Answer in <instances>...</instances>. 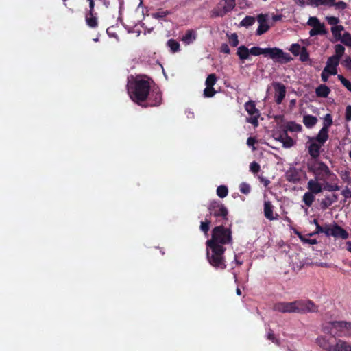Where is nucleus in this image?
I'll return each mask as SVG.
<instances>
[{
	"instance_id": "nucleus-1",
	"label": "nucleus",
	"mask_w": 351,
	"mask_h": 351,
	"mask_svg": "<svg viewBox=\"0 0 351 351\" xmlns=\"http://www.w3.org/2000/svg\"><path fill=\"white\" fill-rule=\"evenodd\" d=\"M150 88L149 80L136 77L128 85V91L131 99L141 106L145 102Z\"/></svg>"
},
{
	"instance_id": "nucleus-2",
	"label": "nucleus",
	"mask_w": 351,
	"mask_h": 351,
	"mask_svg": "<svg viewBox=\"0 0 351 351\" xmlns=\"http://www.w3.org/2000/svg\"><path fill=\"white\" fill-rule=\"evenodd\" d=\"M250 53L252 56H260L261 54L269 56L275 62L280 64H286L290 62L293 58L288 53H285L282 49L278 47L261 48L260 47H252L250 49Z\"/></svg>"
},
{
	"instance_id": "nucleus-3",
	"label": "nucleus",
	"mask_w": 351,
	"mask_h": 351,
	"mask_svg": "<svg viewBox=\"0 0 351 351\" xmlns=\"http://www.w3.org/2000/svg\"><path fill=\"white\" fill-rule=\"evenodd\" d=\"M232 223L228 227L219 225L214 227L211 232V237L206 241L210 245H222L232 244Z\"/></svg>"
},
{
	"instance_id": "nucleus-4",
	"label": "nucleus",
	"mask_w": 351,
	"mask_h": 351,
	"mask_svg": "<svg viewBox=\"0 0 351 351\" xmlns=\"http://www.w3.org/2000/svg\"><path fill=\"white\" fill-rule=\"evenodd\" d=\"M206 258L208 263L217 269H225L226 268L224 253L226 248L222 245H210L206 242Z\"/></svg>"
},
{
	"instance_id": "nucleus-5",
	"label": "nucleus",
	"mask_w": 351,
	"mask_h": 351,
	"mask_svg": "<svg viewBox=\"0 0 351 351\" xmlns=\"http://www.w3.org/2000/svg\"><path fill=\"white\" fill-rule=\"evenodd\" d=\"M307 169L308 172L315 176V178L319 179L320 181H325L331 177L336 178V175L329 169V167L322 161L318 159L311 160L307 162Z\"/></svg>"
},
{
	"instance_id": "nucleus-6",
	"label": "nucleus",
	"mask_w": 351,
	"mask_h": 351,
	"mask_svg": "<svg viewBox=\"0 0 351 351\" xmlns=\"http://www.w3.org/2000/svg\"><path fill=\"white\" fill-rule=\"evenodd\" d=\"M333 337H351V322L347 321H332L325 328Z\"/></svg>"
},
{
	"instance_id": "nucleus-7",
	"label": "nucleus",
	"mask_w": 351,
	"mask_h": 351,
	"mask_svg": "<svg viewBox=\"0 0 351 351\" xmlns=\"http://www.w3.org/2000/svg\"><path fill=\"white\" fill-rule=\"evenodd\" d=\"M322 233L328 237L332 236L342 239H347L349 237V233L335 222L331 224L325 223L323 226Z\"/></svg>"
},
{
	"instance_id": "nucleus-8",
	"label": "nucleus",
	"mask_w": 351,
	"mask_h": 351,
	"mask_svg": "<svg viewBox=\"0 0 351 351\" xmlns=\"http://www.w3.org/2000/svg\"><path fill=\"white\" fill-rule=\"evenodd\" d=\"M209 217L211 215L215 217H221L223 221L228 220V210L220 201H212L208 206Z\"/></svg>"
},
{
	"instance_id": "nucleus-9",
	"label": "nucleus",
	"mask_w": 351,
	"mask_h": 351,
	"mask_svg": "<svg viewBox=\"0 0 351 351\" xmlns=\"http://www.w3.org/2000/svg\"><path fill=\"white\" fill-rule=\"evenodd\" d=\"M162 102V94L160 88L153 87L150 88L149 95L144 104L141 106L143 108L156 107L161 105Z\"/></svg>"
},
{
	"instance_id": "nucleus-10",
	"label": "nucleus",
	"mask_w": 351,
	"mask_h": 351,
	"mask_svg": "<svg viewBox=\"0 0 351 351\" xmlns=\"http://www.w3.org/2000/svg\"><path fill=\"white\" fill-rule=\"evenodd\" d=\"M295 313H306L318 311V306L311 300H295Z\"/></svg>"
},
{
	"instance_id": "nucleus-11",
	"label": "nucleus",
	"mask_w": 351,
	"mask_h": 351,
	"mask_svg": "<svg viewBox=\"0 0 351 351\" xmlns=\"http://www.w3.org/2000/svg\"><path fill=\"white\" fill-rule=\"evenodd\" d=\"M235 0H221L215 10V15L223 16L232 11L235 7Z\"/></svg>"
},
{
	"instance_id": "nucleus-12",
	"label": "nucleus",
	"mask_w": 351,
	"mask_h": 351,
	"mask_svg": "<svg viewBox=\"0 0 351 351\" xmlns=\"http://www.w3.org/2000/svg\"><path fill=\"white\" fill-rule=\"evenodd\" d=\"M326 351H351V343L343 340L341 339H337L335 343L332 344L328 342L325 346Z\"/></svg>"
},
{
	"instance_id": "nucleus-13",
	"label": "nucleus",
	"mask_w": 351,
	"mask_h": 351,
	"mask_svg": "<svg viewBox=\"0 0 351 351\" xmlns=\"http://www.w3.org/2000/svg\"><path fill=\"white\" fill-rule=\"evenodd\" d=\"M273 309L282 313H295V301L276 302L274 304Z\"/></svg>"
},
{
	"instance_id": "nucleus-14",
	"label": "nucleus",
	"mask_w": 351,
	"mask_h": 351,
	"mask_svg": "<svg viewBox=\"0 0 351 351\" xmlns=\"http://www.w3.org/2000/svg\"><path fill=\"white\" fill-rule=\"evenodd\" d=\"M268 15L266 14H260L257 16V21L258 22V27L256 29V34L261 36L269 29V25L267 23Z\"/></svg>"
},
{
	"instance_id": "nucleus-15",
	"label": "nucleus",
	"mask_w": 351,
	"mask_h": 351,
	"mask_svg": "<svg viewBox=\"0 0 351 351\" xmlns=\"http://www.w3.org/2000/svg\"><path fill=\"white\" fill-rule=\"evenodd\" d=\"M273 86L275 90V101L277 104H280L286 95V87L280 82H274Z\"/></svg>"
},
{
	"instance_id": "nucleus-16",
	"label": "nucleus",
	"mask_w": 351,
	"mask_h": 351,
	"mask_svg": "<svg viewBox=\"0 0 351 351\" xmlns=\"http://www.w3.org/2000/svg\"><path fill=\"white\" fill-rule=\"evenodd\" d=\"M285 176L287 181L293 184L299 182L301 180L300 171L295 167L288 169Z\"/></svg>"
},
{
	"instance_id": "nucleus-17",
	"label": "nucleus",
	"mask_w": 351,
	"mask_h": 351,
	"mask_svg": "<svg viewBox=\"0 0 351 351\" xmlns=\"http://www.w3.org/2000/svg\"><path fill=\"white\" fill-rule=\"evenodd\" d=\"M309 145L308 147V152L311 157V160L318 159L320 154V149L323 145L319 144L315 141L309 140Z\"/></svg>"
},
{
	"instance_id": "nucleus-18",
	"label": "nucleus",
	"mask_w": 351,
	"mask_h": 351,
	"mask_svg": "<svg viewBox=\"0 0 351 351\" xmlns=\"http://www.w3.org/2000/svg\"><path fill=\"white\" fill-rule=\"evenodd\" d=\"M319 179H311L307 183L308 191L317 195L323 191L322 184L319 182Z\"/></svg>"
},
{
	"instance_id": "nucleus-19",
	"label": "nucleus",
	"mask_w": 351,
	"mask_h": 351,
	"mask_svg": "<svg viewBox=\"0 0 351 351\" xmlns=\"http://www.w3.org/2000/svg\"><path fill=\"white\" fill-rule=\"evenodd\" d=\"M263 211L265 218L269 219V221H273L278 219V215L276 214V215L274 216V206L272 205L270 201H265L264 202Z\"/></svg>"
},
{
	"instance_id": "nucleus-20",
	"label": "nucleus",
	"mask_w": 351,
	"mask_h": 351,
	"mask_svg": "<svg viewBox=\"0 0 351 351\" xmlns=\"http://www.w3.org/2000/svg\"><path fill=\"white\" fill-rule=\"evenodd\" d=\"M85 21L86 25L92 29H95L99 26L98 18L97 13H86Z\"/></svg>"
},
{
	"instance_id": "nucleus-21",
	"label": "nucleus",
	"mask_w": 351,
	"mask_h": 351,
	"mask_svg": "<svg viewBox=\"0 0 351 351\" xmlns=\"http://www.w3.org/2000/svg\"><path fill=\"white\" fill-rule=\"evenodd\" d=\"M328 129L322 128L315 137L310 138V141H315L321 145H324L328 139Z\"/></svg>"
},
{
	"instance_id": "nucleus-22",
	"label": "nucleus",
	"mask_w": 351,
	"mask_h": 351,
	"mask_svg": "<svg viewBox=\"0 0 351 351\" xmlns=\"http://www.w3.org/2000/svg\"><path fill=\"white\" fill-rule=\"evenodd\" d=\"M279 141L282 142L283 146L287 148L291 147L295 144L293 139L287 134L286 131H283L282 133L280 134Z\"/></svg>"
},
{
	"instance_id": "nucleus-23",
	"label": "nucleus",
	"mask_w": 351,
	"mask_h": 351,
	"mask_svg": "<svg viewBox=\"0 0 351 351\" xmlns=\"http://www.w3.org/2000/svg\"><path fill=\"white\" fill-rule=\"evenodd\" d=\"M340 59L338 57H335L334 56L329 57L326 62V66L328 69L330 67H332V71L330 72V75H335L337 73V66L339 63Z\"/></svg>"
},
{
	"instance_id": "nucleus-24",
	"label": "nucleus",
	"mask_w": 351,
	"mask_h": 351,
	"mask_svg": "<svg viewBox=\"0 0 351 351\" xmlns=\"http://www.w3.org/2000/svg\"><path fill=\"white\" fill-rule=\"evenodd\" d=\"M237 55L242 61L247 60L250 55V49L245 45H241L237 48Z\"/></svg>"
},
{
	"instance_id": "nucleus-25",
	"label": "nucleus",
	"mask_w": 351,
	"mask_h": 351,
	"mask_svg": "<svg viewBox=\"0 0 351 351\" xmlns=\"http://www.w3.org/2000/svg\"><path fill=\"white\" fill-rule=\"evenodd\" d=\"M326 34L327 30L324 23L313 27L309 32L310 36L311 37L317 35H325Z\"/></svg>"
},
{
	"instance_id": "nucleus-26",
	"label": "nucleus",
	"mask_w": 351,
	"mask_h": 351,
	"mask_svg": "<svg viewBox=\"0 0 351 351\" xmlns=\"http://www.w3.org/2000/svg\"><path fill=\"white\" fill-rule=\"evenodd\" d=\"M282 127L284 128L283 131H286V132H287V131L299 132L302 130V125L294 121H289Z\"/></svg>"
},
{
	"instance_id": "nucleus-27",
	"label": "nucleus",
	"mask_w": 351,
	"mask_h": 351,
	"mask_svg": "<svg viewBox=\"0 0 351 351\" xmlns=\"http://www.w3.org/2000/svg\"><path fill=\"white\" fill-rule=\"evenodd\" d=\"M330 93V89L325 84L318 86L315 89L316 95L319 97L326 98Z\"/></svg>"
},
{
	"instance_id": "nucleus-28",
	"label": "nucleus",
	"mask_w": 351,
	"mask_h": 351,
	"mask_svg": "<svg viewBox=\"0 0 351 351\" xmlns=\"http://www.w3.org/2000/svg\"><path fill=\"white\" fill-rule=\"evenodd\" d=\"M317 122V119L315 116L308 114V115H304L303 117V123H304V125L308 128H313L314 125H315Z\"/></svg>"
},
{
	"instance_id": "nucleus-29",
	"label": "nucleus",
	"mask_w": 351,
	"mask_h": 351,
	"mask_svg": "<svg viewBox=\"0 0 351 351\" xmlns=\"http://www.w3.org/2000/svg\"><path fill=\"white\" fill-rule=\"evenodd\" d=\"M245 109L251 116L254 114H259L258 110L256 108V105L254 101H249L245 104Z\"/></svg>"
},
{
	"instance_id": "nucleus-30",
	"label": "nucleus",
	"mask_w": 351,
	"mask_h": 351,
	"mask_svg": "<svg viewBox=\"0 0 351 351\" xmlns=\"http://www.w3.org/2000/svg\"><path fill=\"white\" fill-rule=\"evenodd\" d=\"M333 197L334 199H332L330 196H326L324 199H323L320 203L321 208L326 210V208H329L337 199L336 195H333Z\"/></svg>"
},
{
	"instance_id": "nucleus-31",
	"label": "nucleus",
	"mask_w": 351,
	"mask_h": 351,
	"mask_svg": "<svg viewBox=\"0 0 351 351\" xmlns=\"http://www.w3.org/2000/svg\"><path fill=\"white\" fill-rule=\"evenodd\" d=\"M315 194L309 191H307L304 194L302 197V201L306 206L311 207L312 206L313 202L315 199Z\"/></svg>"
},
{
	"instance_id": "nucleus-32",
	"label": "nucleus",
	"mask_w": 351,
	"mask_h": 351,
	"mask_svg": "<svg viewBox=\"0 0 351 351\" xmlns=\"http://www.w3.org/2000/svg\"><path fill=\"white\" fill-rule=\"evenodd\" d=\"M195 33L193 29L187 30L185 34L183 36L182 40L185 44H190L194 40H195Z\"/></svg>"
},
{
	"instance_id": "nucleus-33",
	"label": "nucleus",
	"mask_w": 351,
	"mask_h": 351,
	"mask_svg": "<svg viewBox=\"0 0 351 351\" xmlns=\"http://www.w3.org/2000/svg\"><path fill=\"white\" fill-rule=\"evenodd\" d=\"M211 223L210 217L208 215L206 216L205 221L200 223L199 229L204 233L206 236H208V232L210 230V225Z\"/></svg>"
},
{
	"instance_id": "nucleus-34",
	"label": "nucleus",
	"mask_w": 351,
	"mask_h": 351,
	"mask_svg": "<svg viewBox=\"0 0 351 351\" xmlns=\"http://www.w3.org/2000/svg\"><path fill=\"white\" fill-rule=\"evenodd\" d=\"M344 30V27L342 25L333 26L331 28V32L337 40H339L341 38V32Z\"/></svg>"
},
{
	"instance_id": "nucleus-35",
	"label": "nucleus",
	"mask_w": 351,
	"mask_h": 351,
	"mask_svg": "<svg viewBox=\"0 0 351 351\" xmlns=\"http://www.w3.org/2000/svg\"><path fill=\"white\" fill-rule=\"evenodd\" d=\"M167 45L170 48L172 53H176L180 51V43L175 39H169L167 43Z\"/></svg>"
},
{
	"instance_id": "nucleus-36",
	"label": "nucleus",
	"mask_w": 351,
	"mask_h": 351,
	"mask_svg": "<svg viewBox=\"0 0 351 351\" xmlns=\"http://www.w3.org/2000/svg\"><path fill=\"white\" fill-rule=\"evenodd\" d=\"M255 23V18L251 16H246L240 23V25L245 27L252 26Z\"/></svg>"
},
{
	"instance_id": "nucleus-37",
	"label": "nucleus",
	"mask_w": 351,
	"mask_h": 351,
	"mask_svg": "<svg viewBox=\"0 0 351 351\" xmlns=\"http://www.w3.org/2000/svg\"><path fill=\"white\" fill-rule=\"evenodd\" d=\"M228 187L225 185H221L217 189V195L220 198H224L228 195Z\"/></svg>"
},
{
	"instance_id": "nucleus-38",
	"label": "nucleus",
	"mask_w": 351,
	"mask_h": 351,
	"mask_svg": "<svg viewBox=\"0 0 351 351\" xmlns=\"http://www.w3.org/2000/svg\"><path fill=\"white\" fill-rule=\"evenodd\" d=\"M217 76L215 73L210 74L207 76L205 82L206 86H213L217 82Z\"/></svg>"
},
{
	"instance_id": "nucleus-39",
	"label": "nucleus",
	"mask_w": 351,
	"mask_h": 351,
	"mask_svg": "<svg viewBox=\"0 0 351 351\" xmlns=\"http://www.w3.org/2000/svg\"><path fill=\"white\" fill-rule=\"evenodd\" d=\"M332 125V118L330 114H326L324 118V123L322 128L329 130V128Z\"/></svg>"
},
{
	"instance_id": "nucleus-40",
	"label": "nucleus",
	"mask_w": 351,
	"mask_h": 351,
	"mask_svg": "<svg viewBox=\"0 0 351 351\" xmlns=\"http://www.w3.org/2000/svg\"><path fill=\"white\" fill-rule=\"evenodd\" d=\"M335 54L334 56L338 57V58L341 59L344 53L345 47L341 44H337L335 46Z\"/></svg>"
},
{
	"instance_id": "nucleus-41",
	"label": "nucleus",
	"mask_w": 351,
	"mask_h": 351,
	"mask_svg": "<svg viewBox=\"0 0 351 351\" xmlns=\"http://www.w3.org/2000/svg\"><path fill=\"white\" fill-rule=\"evenodd\" d=\"M339 40L345 45L351 47V34L349 32H345Z\"/></svg>"
},
{
	"instance_id": "nucleus-42",
	"label": "nucleus",
	"mask_w": 351,
	"mask_h": 351,
	"mask_svg": "<svg viewBox=\"0 0 351 351\" xmlns=\"http://www.w3.org/2000/svg\"><path fill=\"white\" fill-rule=\"evenodd\" d=\"M170 12L167 10H159L157 12L152 13V16L154 19H163L168 14H169Z\"/></svg>"
},
{
	"instance_id": "nucleus-43",
	"label": "nucleus",
	"mask_w": 351,
	"mask_h": 351,
	"mask_svg": "<svg viewBox=\"0 0 351 351\" xmlns=\"http://www.w3.org/2000/svg\"><path fill=\"white\" fill-rule=\"evenodd\" d=\"M337 78L349 91H351V82L348 80L342 75H338Z\"/></svg>"
},
{
	"instance_id": "nucleus-44",
	"label": "nucleus",
	"mask_w": 351,
	"mask_h": 351,
	"mask_svg": "<svg viewBox=\"0 0 351 351\" xmlns=\"http://www.w3.org/2000/svg\"><path fill=\"white\" fill-rule=\"evenodd\" d=\"M239 189L241 193L247 195L250 193L251 186L249 184L246 182H242L240 184Z\"/></svg>"
},
{
	"instance_id": "nucleus-45",
	"label": "nucleus",
	"mask_w": 351,
	"mask_h": 351,
	"mask_svg": "<svg viewBox=\"0 0 351 351\" xmlns=\"http://www.w3.org/2000/svg\"><path fill=\"white\" fill-rule=\"evenodd\" d=\"M216 91L213 86H206L204 90V95L206 97H212L215 95Z\"/></svg>"
},
{
	"instance_id": "nucleus-46",
	"label": "nucleus",
	"mask_w": 351,
	"mask_h": 351,
	"mask_svg": "<svg viewBox=\"0 0 351 351\" xmlns=\"http://www.w3.org/2000/svg\"><path fill=\"white\" fill-rule=\"evenodd\" d=\"M300 60L302 62H306L309 59V53L306 47H302V50L300 53Z\"/></svg>"
},
{
	"instance_id": "nucleus-47",
	"label": "nucleus",
	"mask_w": 351,
	"mask_h": 351,
	"mask_svg": "<svg viewBox=\"0 0 351 351\" xmlns=\"http://www.w3.org/2000/svg\"><path fill=\"white\" fill-rule=\"evenodd\" d=\"M290 51L295 56H298L302 50L301 46L299 44H292L290 47Z\"/></svg>"
},
{
	"instance_id": "nucleus-48",
	"label": "nucleus",
	"mask_w": 351,
	"mask_h": 351,
	"mask_svg": "<svg viewBox=\"0 0 351 351\" xmlns=\"http://www.w3.org/2000/svg\"><path fill=\"white\" fill-rule=\"evenodd\" d=\"M229 43L232 47H237L239 45L238 36L233 33L229 36Z\"/></svg>"
},
{
	"instance_id": "nucleus-49",
	"label": "nucleus",
	"mask_w": 351,
	"mask_h": 351,
	"mask_svg": "<svg viewBox=\"0 0 351 351\" xmlns=\"http://www.w3.org/2000/svg\"><path fill=\"white\" fill-rule=\"evenodd\" d=\"M321 23L320 21L316 16H311L307 21V25L312 27Z\"/></svg>"
},
{
	"instance_id": "nucleus-50",
	"label": "nucleus",
	"mask_w": 351,
	"mask_h": 351,
	"mask_svg": "<svg viewBox=\"0 0 351 351\" xmlns=\"http://www.w3.org/2000/svg\"><path fill=\"white\" fill-rule=\"evenodd\" d=\"M326 19L330 25L336 26L339 23V19L336 16H326Z\"/></svg>"
},
{
	"instance_id": "nucleus-51",
	"label": "nucleus",
	"mask_w": 351,
	"mask_h": 351,
	"mask_svg": "<svg viewBox=\"0 0 351 351\" xmlns=\"http://www.w3.org/2000/svg\"><path fill=\"white\" fill-rule=\"evenodd\" d=\"M250 169L253 173L256 174L260 171L261 167L258 162L254 161L250 163Z\"/></svg>"
},
{
	"instance_id": "nucleus-52",
	"label": "nucleus",
	"mask_w": 351,
	"mask_h": 351,
	"mask_svg": "<svg viewBox=\"0 0 351 351\" xmlns=\"http://www.w3.org/2000/svg\"><path fill=\"white\" fill-rule=\"evenodd\" d=\"M341 64L349 71H351V57L346 56L345 59L341 62Z\"/></svg>"
},
{
	"instance_id": "nucleus-53",
	"label": "nucleus",
	"mask_w": 351,
	"mask_h": 351,
	"mask_svg": "<svg viewBox=\"0 0 351 351\" xmlns=\"http://www.w3.org/2000/svg\"><path fill=\"white\" fill-rule=\"evenodd\" d=\"M332 6H335L336 9L344 10L347 8V4L344 1H341L339 2H335V0L334 4H332Z\"/></svg>"
},
{
	"instance_id": "nucleus-54",
	"label": "nucleus",
	"mask_w": 351,
	"mask_h": 351,
	"mask_svg": "<svg viewBox=\"0 0 351 351\" xmlns=\"http://www.w3.org/2000/svg\"><path fill=\"white\" fill-rule=\"evenodd\" d=\"M259 117V114H254L251 116L250 118L247 119V121L248 123H252L254 126H257L258 124V118Z\"/></svg>"
},
{
	"instance_id": "nucleus-55",
	"label": "nucleus",
	"mask_w": 351,
	"mask_h": 351,
	"mask_svg": "<svg viewBox=\"0 0 351 351\" xmlns=\"http://www.w3.org/2000/svg\"><path fill=\"white\" fill-rule=\"evenodd\" d=\"M323 3V1L322 0H307L306 5H311L314 7H319L322 5Z\"/></svg>"
},
{
	"instance_id": "nucleus-56",
	"label": "nucleus",
	"mask_w": 351,
	"mask_h": 351,
	"mask_svg": "<svg viewBox=\"0 0 351 351\" xmlns=\"http://www.w3.org/2000/svg\"><path fill=\"white\" fill-rule=\"evenodd\" d=\"M329 73H328V67H325L321 73V78L324 82H326L328 80Z\"/></svg>"
},
{
	"instance_id": "nucleus-57",
	"label": "nucleus",
	"mask_w": 351,
	"mask_h": 351,
	"mask_svg": "<svg viewBox=\"0 0 351 351\" xmlns=\"http://www.w3.org/2000/svg\"><path fill=\"white\" fill-rule=\"evenodd\" d=\"M345 119L346 121H351V105H348L346 108Z\"/></svg>"
},
{
	"instance_id": "nucleus-58",
	"label": "nucleus",
	"mask_w": 351,
	"mask_h": 351,
	"mask_svg": "<svg viewBox=\"0 0 351 351\" xmlns=\"http://www.w3.org/2000/svg\"><path fill=\"white\" fill-rule=\"evenodd\" d=\"M220 52L226 53V54H230V49L229 48V46L226 43H223L220 47Z\"/></svg>"
},
{
	"instance_id": "nucleus-59",
	"label": "nucleus",
	"mask_w": 351,
	"mask_h": 351,
	"mask_svg": "<svg viewBox=\"0 0 351 351\" xmlns=\"http://www.w3.org/2000/svg\"><path fill=\"white\" fill-rule=\"evenodd\" d=\"M322 232H323V226H321L320 224H317V226H316L315 232H313L312 233H310L308 235L309 237H312L313 235L319 234L322 233Z\"/></svg>"
},
{
	"instance_id": "nucleus-60",
	"label": "nucleus",
	"mask_w": 351,
	"mask_h": 351,
	"mask_svg": "<svg viewBox=\"0 0 351 351\" xmlns=\"http://www.w3.org/2000/svg\"><path fill=\"white\" fill-rule=\"evenodd\" d=\"M341 195L346 199L351 198V190L346 186L342 190Z\"/></svg>"
},
{
	"instance_id": "nucleus-61",
	"label": "nucleus",
	"mask_w": 351,
	"mask_h": 351,
	"mask_svg": "<svg viewBox=\"0 0 351 351\" xmlns=\"http://www.w3.org/2000/svg\"><path fill=\"white\" fill-rule=\"evenodd\" d=\"M325 189H327L329 191H338V190H339V186L337 184L331 185V184H326V186H325Z\"/></svg>"
},
{
	"instance_id": "nucleus-62",
	"label": "nucleus",
	"mask_w": 351,
	"mask_h": 351,
	"mask_svg": "<svg viewBox=\"0 0 351 351\" xmlns=\"http://www.w3.org/2000/svg\"><path fill=\"white\" fill-rule=\"evenodd\" d=\"M267 339L271 340L274 343L278 342V340L276 339L275 335L274 334V332L271 330H270L267 334Z\"/></svg>"
},
{
	"instance_id": "nucleus-63",
	"label": "nucleus",
	"mask_w": 351,
	"mask_h": 351,
	"mask_svg": "<svg viewBox=\"0 0 351 351\" xmlns=\"http://www.w3.org/2000/svg\"><path fill=\"white\" fill-rule=\"evenodd\" d=\"M302 243L315 245L317 243V241L315 239H310L304 237V240L302 241Z\"/></svg>"
},
{
	"instance_id": "nucleus-64",
	"label": "nucleus",
	"mask_w": 351,
	"mask_h": 351,
	"mask_svg": "<svg viewBox=\"0 0 351 351\" xmlns=\"http://www.w3.org/2000/svg\"><path fill=\"white\" fill-rule=\"evenodd\" d=\"M318 342L319 346L325 350V346L329 341H326L325 339L322 338L318 339Z\"/></svg>"
}]
</instances>
